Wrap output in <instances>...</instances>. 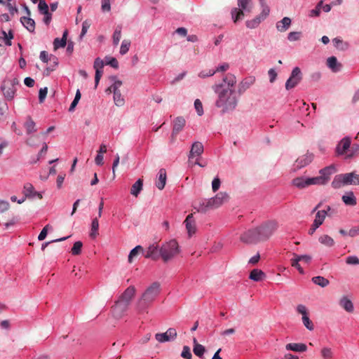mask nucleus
<instances>
[{"mask_svg":"<svg viewBox=\"0 0 359 359\" xmlns=\"http://www.w3.org/2000/svg\"><path fill=\"white\" fill-rule=\"evenodd\" d=\"M236 83V76L227 74L224 76L222 83H215L212 87L217 95L215 106L221 109L222 114L232 112L238 106L239 97L235 90Z\"/></svg>","mask_w":359,"mask_h":359,"instance_id":"obj_1","label":"nucleus"},{"mask_svg":"<svg viewBox=\"0 0 359 359\" xmlns=\"http://www.w3.org/2000/svg\"><path fill=\"white\" fill-rule=\"evenodd\" d=\"M160 291V285L158 283H152L143 293L137 302V309L140 311L145 310L149 305L158 296Z\"/></svg>","mask_w":359,"mask_h":359,"instance_id":"obj_2","label":"nucleus"},{"mask_svg":"<svg viewBox=\"0 0 359 359\" xmlns=\"http://www.w3.org/2000/svg\"><path fill=\"white\" fill-rule=\"evenodd\" d=\"M159 252L162 259L167 262L180 254V248L175 239H171L162 244Z\"/></svg>","mask_w":359,"mask_h":359,"instance_id":"obj_3","label":"nucleus"},{"mask_svg":"<svg viewBox=\"0 0 359 359\" xmlns=\"http://www.w3.org/2000/svg\"><path fill=\"white\" fill-rule=\"evenodd\" d=\"M347 185H359V174L355 172L335 175L332 182L334 189H339Z\"/></svg>","mask_w":359,"mask_h":359,"instance_id":"obj_4","label":"nucleus"},{"mask_svg":"<svg viewBox=\"0 0 359 359\" xmlns=\"http://www.w3.org/2000/svg\"><path fill=\"white\" fill-rule=\"evenodd\" d=\"M351 139L348 137H344L336 147V153L338 156H344L345 159H349L353 157L356 152L359 151V146L354 145L351 150Z\"/></svg>","mask_w":359,"mask_h":359,"instance_id":"obj_5","label":"nucleus"},{"mask_svg":"<svg viewBox=\"0 0 359 359\" xmlns=\"http://www.w3.org/2000/svg\"><path fill=\"white\" fill-rule=\"evenodd\" d=\"M238 8H234L231 10V17L234 22L241 20L245 13H250L252 11L253 4L251 0H238Z\"/></svg>","mask_w":359,"mask_h":359,"instance_id":"obj_6","label":"nucleus"},{"mask_svg":"<svg viewBox=\"0 0 359 359\" xmlns=\"http://www.w3.org/2000/svg\"><path fill=\"white\" fill-rule=\"evenodd\" d=\"M278 228V222L275 219H271L262 223L257 226L262 241H267L276 231Z\"/></svg>","mask_w":359,"mask_h":359,"instance_id":"obj_7","label":"nucleus"},{"mask_svg":"<svg viewBox=\"0 0 359 359\" xmlns=\"http://www.w3.org/2000/svg\"><path fill=\"white\" fill-rule=\"evenodd\" d=\"M240 240L246 244H256L262 241L257 227L243 233L241 235Z\"/></svg>","mask_w":359,"mask_h":359,"instance_id":"obj_8","label":"nucleus"},{"mask_svg":"<svg viewBox=\"0 0 359 359\" xmlns=\"http://www.w3.org/2000/svg\"><path fill=\"white\" fill-rule=\"evenodd\" d=\"M269 7H265L262 10L261 13L253 19L245 22L246 27L249 29L257 28L262 22H263L269 15Z\"/></svg>","mask_w":359,"mask_h":359,"instance_id":"obj_9","label":"nucleus"},{"mask_svg":"<svg viewBox=\"0 0 359 359\" xmlns=\"http://www.w3.org/2000/svg\"><path fill=\"white\" fill-rule=\"evenodd\" d=\"M297 311L302 316V320L304 325L309 331L314 330V325L312 321L309 319L308 309L304 304H299L296 308Z\"/></svg>","mask_w":359,"mask_h":359,"instance_id":"obj_10","label":"nucleus"},{"mask_svg":"<svg viewBox=\"0 0 359 359\" xmlns=\"http://www.w3.org/2000/svg\"><path fill=\"white\" fill-rule=\"evenodd\" d=\"M302 80V72L298 67H294L291 73L290 76L285 83V88L287 90L294 88Z\"/></svg>","mask_w":359,"mask_h":359,"instance_id":"obj_11","label":"nucleus"},{"mask_svg":"<svg viewBox=\"0 0 359 359\" xmlns=\"http://www.w3.org/2000/svg\"><path fill=\"white\" fill-rule=\"evenodd\" d=\"M177 337V331L175 328H169L164 333H157L155 339L160 343L173 341Z\"/></svg>","mask_w":359,"mask_h":359,"instance_id":"obj_12","label":"nucleus"},{"mask_svg":"<svg viewBox=\"0 0 359 359\" xmlns=\"http://www.w3.org/2000/svg\"><path fill=\"white\" fill-rule=\"evenodd\" d=\"M333 212L334 210L331 208V207L327 205L325 210L317 211L313 223L315 224V226H320L323 224L326 216L330 217Z\"/></svg>","mask_w":359,"mask_h":359,"instance_id":"obj_13","label":"nucleus"},{"mask_svg":"<svg viewBox=\"0 0 359 359\" xmlns=\"http://www.w3.org/2000/svg\"><path fill=\"white\" fill-rule=\"evenodd\" d=\"M194 208L198 212L206 213L207 212L215 209L210 198L202 199L195 203Z\"/></svg>","mask_w":359,"mask_h":359,"instance_id":"obj_14","label":"nucleus"},{"mask_svg":"<svg viewBox=\"0 0 359 359\" xmlns=\"http://www.w3.org/2000/svg\"><path fill=\"white\" fill-rule=\"evenodd\" d=\"M128 306L129 305L118 299L112 308L114 317L115 318L120 319L124 316L126 311L128 310Z\"/></svg>","mask_w":359,"mask_h":359,"instance_id":"obj_15","label":"nucleus"},{"mask_svg":"<svg viewBox=\"0 0 359 359\" xmlns=\"http://www.w3.org/2000/svg\"><path fill=\"white\" fill-rule=\"evenodd\" d=\"M313 158L312 154L306 153L299 156L294 163V170H299L306 165H308Z\"/></svg>","mask_w":359,"mask_h":359,"instance_id":"obj_16","label":"nucleus"},{"mask_svg":"<svg viewBox=\"0 0 359 359\" xmlns=\"http://www.w3.org/2000/svg\"><path fill=\"white\" fill-rule=\"evenodd\" d=\"M204 150L203 145L200 142H194L192 145L189 154V160L193 158H199L201 154H203Z\"/></svg>","mask_w":359,"mask_h":359,"instance_id":"obj_17","label":"nucleus"},{"mask_svg":"<svg viewBox=\"0 0 359 359\" xmlns=\"http://www.w3.org/2000/svg\"><path fill=\"white\" fill-rule=\"evenodd\" d=\"M336 172V168L334 165L327 166L320 170V177L323 178V182L326 184L330 179V176Z\"/></svg>","mask_w":359,"mask_h":359,"instance_id":"obj_18","label":"nucleus"},{"mask_svg":"<svg viewBox=\"0 0 359 359\" xmlns=\"http://www.w3.org/2000/svg\"><path fill=\"white\" fill-rule=\"evenodd\" d=\"M188 235L189 237L193 236L196 231V222L192 214H189L184 222Z\"/></svg>","mask_w":359,"mask_h":359,"instance_id":"obj_19","label":"nucleus"},{"mask_svg":"<svg viewBox=\"0 0 359 359\" xmlns=\"http://www.w3.org/2000/svg\"><path fill=\"white\" fill-rule=\"evenodd\" d=\"M255 77L254 76H248L243 79L238 86V94H243L245 90L250 88L255 83Z\"/></svg>","mask_w":359,"mask_h":359,"instance_id":"obj_20","label":"nucleus"},{"mask_svg":"<svg viewBox=\"0 0 359 359\" xmlns=\"http://www.w3.org/2000/svg\"><path fill=\"white\" fill-rule=\"evenodd\" d=\"M1 90L5 97L7 100H11L13 99L16 92V87L14 86L13 83H8L1 86Z\"/></svg>","mask_w":359,"mask_h":359,"instance_id":"obj_21","label":"nucleus"},{"mask_svg":"<svg viewBox=\"0 0 359 359\" xmlns=\"http://www.w3.org/2000/svg\"><path fill=\"white\" fill-rule=\"evenodd\" d=\"M135 293L134 286H129L119 297L118 300L129 305Z\"/></svg>","mask_w":359,"mask_h":359,"instance_id":"obj_22","label":"nucleus"},{"mask_svg":"<svg viewBox=\"0 0 359 359\" xmlns=\"http://www.w3.org/2000/svg\"><path fill=\"white\" fill-rule=\"evenodd\" d=\"M229 196L225 192H219L215 196L210 198L213 204V208H218L222 204L227 201Z\"/></svg>","mask_w":359,"mask_h":359,"instance_id":"obj_23","label":"nucleus"},{"mask_svg":"<svg viewBox=\"0 0 359 359\" xmlns=\"http://www.w3.org/2000/svg\"><path fill=\"white\" fill-rule=\"evenodd\" d=\"M292 20L289 17H284L276 23V28L279 32H285L290 27Z\"/></svg>","mask_w":359,"mask_h":359,"instance_id":"obj_24","label":"nucleus"},{"mask_svg":"<svg viewBox=\"0 0 359 359\" xmlns=\"http://www.w3.org/2000/svg\"><path fill=\"white\" fill-rule=\"evenodd\" d=\"M159 250L160 248L158 245L154 244L150 245L144 257L146 258H150L154 260H156L159 257H161Z\"/></svg>","mask_w":359,"mask_h":359,"instance_id":"obj_25","label":"nucleus"},{"mask_svg":"<svg viewBox=\"0 0 359 359\" xmlns=\"http://www.w3.org/2000/svg\"><path fill=\"white\" fill-rule=\"evenodd\" d=\"M285 349L287 351L303 353L306 351L307 346L303 343H289L285 345Z\"/></svg>","mask_w":359,"mask_h":359,"instance_id":"obj_26","label":"nucleus"},{"mask_svg":"<svg viewBox=\"0 0 359 359\" xmlns=\"http://www.w3.org/2000/svg\"><path fill=\"white\" fill-rule=\"evenodd\" d=\"M327 65L334 73L341 71L342 67L341 64L337 61L335 56H331L327 59Z\"/></svg>","mask_w":359,"mask_h":359,"instance_id":"obj_27","label":"nucleus"},{"mask_svg":"<svg viewBox=\"0 0 359 359\" xmlns=\"http://www.w3.org/2000/svg\"><path fill=\"white\" fill-rule=\"evenodd\" d=\"M186 123L185 119L182 116L177 117L173 123L172 135H177L184 127Z\"/></svg>","mask_w":359,"mask_h":359,"instance_id":"obj_28","label":"nucleus"},{"mask_svg":"<svg viewBox=\"0 0 359 359\" xmlns=\"http://www.w3.org/2000/svg\"><path fill=\"white\" fill-rule=\"evenodd\" d=\"M343 203L349 206H354L357 204V199L353 191H346L341 197Z\"/></svg>","mask_w":359,"mask_h":359,"instance_id":"obj_29","label":"nucleus"},{"mask_svg":"<svg viewBox=\"0 0 359 359\" xmlns=\"http://www.w3.org/2000/svg\"><path fill=\"white\" fill-rule=\"evenodd\" d=\"M20 22L29 32L34 33L35 30V22L29 16H23L20 18Z\"/></svg>","mask_w":359,"mask_h":359,"instance_id":"obj_30","label":"nucleus"},{"mask_svg":"<svg viewBox=\"0 0 359 359\" xmlns=\"http://www.w3.org/2000/svg\"><path fill=\"white\" fill-rule=\"evenodd\" d=\"M339 305L342 307L348 313H352L354 310L353 304L351 299H349L347 297L344 296L339 300Z\"/></svg>","mask_w":359,"mask_h":359,"instance_id":"obj_31","label":"nucleus"},{"mask_svg":"<svg viewBox=\"0 0 359 359\" xmlns=\"http://www.w3.org/2000/svg\"><path fill=\"white\" fill-rule=\"evenodd\" d=\"M166 179V171L162 168L158 172V180L156 182V186L158 189L162 190L165 187Z\"/></svg>","mask_w":359,"mask_h":359,"instance_id":"obj_32","label":"nucleus"},{"mask_svg":"<svg viewBox=\"0 0 359 359\" xmlns=\"http://www.w3.org/2000/svg\"><path fill=\"white\" fill-rule=\"evenodd\" d=\"M24 194L26 197H34L37 196L39 198H42L40 193L34 191L33 185L30 183H27L24 185Z\"/></svg>","mask_w":359,"mask_h":359,"instance_id":"obj_33","label":"nucleus"},{"mask_svg":"<svg viewBox=\"0 0 359 359\" xmlns=\"http://www.w3.org/2000/svg\"><path fill=\"white\" fill-rule=\"evenodd\" d=\"M67 31L65 30L62 34V37L55 38L53 41L54 49L57 50L60 48H64L67 44Z\"/></svg>","mask_w":359,"mask_h":359,"instance_id":"obj_34","label":"nucleus"},{"mask_svg":"<svg viewBox=\"0 0 359 359\" xmlns=\"http://www.w3.org/2000/svg\"><path fill=\"white\" fill-rule=\"evenodd\" d=\"M292 184L299 188L304 189L309 187L308 177H296L292 180Z\"/></svg>","mask_w":359,"mask_h":359,"instance_id":"obj_35","label":"nucleus"},{"mask_svg":"<svg viewBox=\"0 0 359 359\" xmlns=\"http://www.w3.org/2000/svg\"><path fill=\"white\" fill-rule=\"evenodd\" d=\"M265 273L260 269H253L249 276V278L254 281H260L265 278Z\"/></svg>","mask_w":359,"mask_h":359,"instance_id":"obj_36","label":"nucleus"},{"mask_svg":"<svg viewBox=\"0 0 359 359\" xmlns=\"http://www.w3.org/2000/svg\"><path fill=\"white\" fill-rule=\"evenodd\" d=\"M143 188V181L141 179H138L132 186L130 189V194L137 197Z\"/></svg>","mask_w":359,"mask_h":359,"instance_id":"obj_37","label":"nucleus"},{"mask_svg":"<svg viewBox=\"0 0 359 359\" xmlns=\"http://www.w3.org/2000/svg\"><path fill=\"white\" fill-rule=\"evenodd\" d=\"M24 127L28 135H30L36 131V123L30 116L27 118V120L24 124Z\"/></svg>","mask_w":359,"mask_h":359,"instance_id":"obj_38","label":"nucleus"},{"mask_svg":"<svg viewBox=\"0 0 359 359\" xmlns=\"http://www.w3.org/2000/svg\"><path fill=\"white\" fill-rule=\"evenodd\" d=\"M98 229H99V221H98V218L95 217L92 220L90 231L89 233V236L92 239H95L98 236Z\"/></svg>","mask_w":359,"mask_h":359,"instance_id":"obj_39","label":"nucleus"},{"mask_svg":"<svg viewBox=\"0 0 359 359\" xmlns=\"http://www.w3.org/2000/svg\"><path fill=\"white\" fill-rule=\"evenodd\" d=\"M111 80L113 81V83L108 88V90L113 92V93L120 92L119 88L122 85V81L120 80H118L116 76H111Z\"/></svg>","mask_w":359,"mask_h":359,"instance_id":"obj_40","label":"nucleus"},{"mask_svg":"<svg viewBox=\"0 0 359 359\" xmlns=\"http://www.w3.org/2000/svg\"><path fill=\"white\" fill-rule=\"evenodd\" d=\"M319 242L327 247H332L334 245V241L328 235H323L318 238Z\"/></svg>","mask_w":359,"mask_h":359,"instance_id":"obj_41","label":"nucleus"},{"mask_svg":"<svg viewBox=\"0 0 359 359\" xmlns=\"http://www.w3.org/2000/svg\"><path fill=\"white\" fill-rule=\"evenodd\" d=\"M314 284L318 285L322 287H325L329 285V280L323 276H315L312 278Z\"/></svg>","mask_w":359,"mask_h":359,"instance_id":"obj_42","label":"nucleus"},{"mask_svg":"<svg viewBox=\"0 0 359 359\" xmlns=\"http://www.w3.org/2000/svg\"><path fill=\"white\" fill-rule=\"evenodd\" d=\"M121 26H117L114 30V32L113 34V43L114 46H117L120 41V39L121 38Z\"/></svg>","mask_w":359,"mask_h":359,"instance_id":"obj_43","label":"nucleus"},{"mask_svg":"<svg viewBox=\"0 0 359 359\" xmlns=\"http://www.w3.org/2000/svg\"><path fill=\"white\" fill-rule=\"evenodd\" d=\"M114 101L117 107H122L125 104V100L122 96L121 91L114 92Z\"/></svg>","mask_w":359,"mask_h":359,"instance_id":"obj_44","label":"nucleus"},{"mask_svg":"<svg viewBox=\"0 0 359 359\" xmlns=\"http://www.w3.org/2000/svg\"><path fill=\"white\" fill-rule=\"evenodd\" d=\"M130 41L129 40L124 39L121 45L119 53L121 55H123L126 54L130 47Z\"/></svg>","mask_w":359,"mask_h":359,"instance_id":"obj_45","label":"nucleus"},{"mask_svg":"<svg viewBox=\"0 0 359 359\" xmlns=\"http://www.w3.org/2000/svg\"><path fill=\"white\" fill-rule=\"evenodd\" d=\"M142 247L141 245H137L133 249H132L128 255V262L131 263L133 262V259L136 257L140 251H142Z\"/></svg>","mask_w":359,"mask_h":359,"instance_id":"obj_46","label":"nucleus"},{"mask_svg":"<svg viewBox=\"0 0 359 359\" xmlns=\"http://www.w3.org/2000/svg\"><path fill=\"white\" fill-rule=\"evenodd\" d=\"M299 258L297 257V254H294V257L291 259V265L296 268L300 273H304V269L299 264Z\"/></svg>","mask_w":359,"mask_h":359,"instance_id":"obj_47","label":"nucleus"},{"mask_svg":"<svg viewBox=\"0 0 359 359\" xmlns=\"http://www.w3.org/2000/svg\"><path fill=\"white\" fill-rule=\"evenodd\" d=\"M205 351V347L201 344H195L193 349L194 354L198 356L199 358L203 357Z\"/></svg>","mask_w":359,"mask_h":359,"instance_id":"obj_48","label":"nucleus"},{"mask_svg":"<svg viewBox=\"0 0 359 359\" xmlns=\"http://www.w3.org/2000/svg\"><path fill=\"white\" fill-rule=\"evenodd\" d=\"M309 186L310 185H324V182H323V178L320 177V176L314 177H308Z\"/></svg>","mask_w":359,"mask_h":359,"instance_id":"obj_49","label":"nucleus"},{"mask_svg":"<svg viewBox=\"0 0 359 359\" xmlns=\"http://www.w3.org/2000/svg\"><path fill=\"white\" fill-rule=\"evenodd\" d=\"M82 246H83V243L81 241L75 242L72 248V255H79L81 252Z\"/></svg>","mask_w":359,"mask_h":359,"instance_id":"obj_50","label":"nucleus"},{"mask_svg":"<svg viewBox=\"0 0 359 359\" xmlns=\"http://www.w3.org/2000/svg\"><path fill=\"white\" fill-rule=\"evenodd\" d=\"M38 8L41 14H46L48 13V6L44 0H39Z\"/></svg>","mask_w":359,"mask_h":359,"instance_id":"obj_51","label":"nucleus"},{"mask_svg":"<svg viewBox=\"0 0 359 359\" xmlns=\"http://www.w3.org/2000/svg\"><path fill=\"white\" fill-rule=\"evenodd\" d=\"M1 34L3 35V41H4L5 44L8 46H11V39L13 38V32L11 30L9 31V38H7V33L4 30H2Z\"/></svg>","mask_w":359,"mask_h":359,"instance_id":"obj_52","label":"nucleus"},{"mask_svg":"<svg viewBox=\"0 0 359 359\" xmlns=\"http://www.w3.org/2000/svg\"><path fill=\"white\" fill-rule=\"evenodd\" d=\"M1 34L3 35V41H4L5 44L8 46H11V39L13 38V32L11 30L9 31V38H7V33L4 30H2Z\"/></svg>","mask_w":359,"mask_h":359,"instance_id":"obj_53","label":"nucleus"},{"mask_svg":"<svg viewBox=\"0 0 359 359\" xmlns=\"http://www.w3.org/2000/svg\"><path fill=\"white\" fill-rule=\"evenodd\" d=\"M302 32H291L287 34V39L290 41H296L300 39Z\"/></svg>","mask_w":359,"mask_h":359,"instance_id":"obj_54","label":"nucleus"},{"mask_svg":"<svg viewBox=\"0 0 359 359\" xmlns=\"http://www.w3.org/2000/svg\"><path fill=\"white\" fill-rule=\"evenodd\" d=\"M321 355L323 359H332L333 353L330 348L325 347L321 350Z\"/></svg>","mask_w":359,"mask_h":359,"instance_id":"obj_55","label":"nucleus"},{"mask_svg":"<svg viewBox=\"0 0 359 359\" xmlns=\"http://www.w3.org/2000/svg\"><path fill=\"white\" fill-rule=\"evenodd\" d=\"M194 107L198 116H202L204 113L202 102L199 99L194 101Z\"/></svg>","mask_w":359,"mask_h":359,"instance_id":"obj_56","label":"nucleus"},{"mask_svg":"<svg viewBox=\"0 0 359 359\" xmlns=\"http://www.w3.org/2000/svg\"><path fill=\"white\" fill-rule=\"evenodd\" d=\"M216 73V71H214V69H206V70H202L198 73V77L201 79H205L206 77H210L213 76Z\"/></svg>","mask_w":359,"mask_h":359,"instance_id":"obj_57","label":"nucleus"},{"mask_svg":"<svg viewBox=\"0 0 359 359\" xmlns=\"http://www.w3.org/2000/svg\"><path fill=\"white\" fill-rule=\"evenodd\" d=\"M106 65H110L113 68L117 69L118 67V62L115 57H106Z\"/></svg>","mask_w":359,"mask_h":359,"instance_id":"obj_58","label":"nucleus"},{"mask_svg":"<svg viewBox=\"0 0 359 359\" xmlns=\"http://www.w3.org/2000/svg\"><path fill=\"white\" fill-rule=\"evenodd\" d=\"M181 356L185 359H191L192 355L189 346H184L183 347Z\"/></svg>","mask_w":359,"mask_h":359,"instance_id":"obj_59","label":"nucleus"},{"mask_svg":"<svg viewBox=\"0 0 359 359\" xmlns=\"http://www.w3.org/2000/svg\"><path fill=\"white\" fill-rule=\"evenodd\" d=\"M48 88H41L39 92V101L40 103H43L46 99L47 95Z\"/></svg>","mask_w":359,"mask_h":359,"instance_id":"obj_60","label":"nucleus"},{"mask_svg":"<svg viewBox=\"0 0 359 359\" xmlns=\"http://www.w3.org/2000/svg\"><path fill=\"white\" fill-rule=\"evenodd\" d=\"M49 229H51V226H50L48 224L45 226L43 229L40 232L39 235L38 236L39 241H43L46 238L48 233V230Z\"/></svg>","mask_w":359,"mask_h":359,"instance_id":"obj_61","label":"nucleus"},{"mask_svg":"<svg viewBox=\"0 0 359 359\" xmlns=\"http://www.w3.org/2000/svg\"><path fill=\"white\" fill-rule=\"evenodd\" d=\"M104 65V61L101 58L97 57L94 61L93 68L95 69H102Z\"/></svg>","mask_w":359,"mask_h":359,"instance_id":"obj_62","label":"nucleus"},{"mask_svg":"<svg viewBox=\"0 0 359 359\" xmlns=\"http://www.w3.org/2000/svg\"><path fill=\"white\" fill-rule=\"evenodd\" d=\"M101 8L103 12H109L111 10L110 0H102Z\"/></svg>","mask_w":359,"mask_h":359,"instance_id":"obj_63","label":"nucleus"},{"mask_svg":"<svg viewBox=\"0 0 359 359\" xmlns=\"http://www.w3.org/2000/svg\"><path fill=\"white\" fill-rule=\"evenodd\" d=\"M221 182L219 177H216L212 182V189L214 192H216L220 187Z\"/></svg>","mask_w":359,"mask_h":359,"instance_id":"obj_64","label":"nucleus"}]
</instances>
